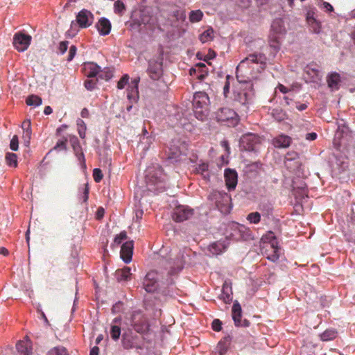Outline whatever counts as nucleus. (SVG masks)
Segmentation results:
<instances>
[{
    "instance_id": "f257e3e1",
    "label": "nucleus",
    "mask_w": 355,
    "mask_h": 355,
    "mask_svg": "<svg viewBox=\"0 0 355 355\" xmlns=\"http://www.w3.org/2000/svg\"><path fill=\"white\" fill-rule=\"evenodd\" d=\"M184 253L179 248L171 249L167 253L161 254L159 266L162 276L166 275V283L173 284V277L178 275L184 265Z\"/></svg>"
},
{
    "instance_id": "f03ea898",
    "label": "nucleus",
    "mask_w": 355,
    "mask_h": 355,
    "mask_svg": "<svg viewBox=\"0 0 355 355\" xmlns=\"http://www.w3.org/2000/svg\"><path fill=\"white\" fill-rule=\"evenodd\" d=\"M267 58L261 53L250 54L242 60L236 67V78L241 83H250L254 74L260 73L266 67Z\"/></svg>"
},
{
    "instance_id": "7ed1b4c3",
    "label": "nucleus",
    "mask_w": 355,
    "mask_h": 355,
    "mask_svg": "<svg viewBox=\"0 0 355 355\" xmlns=\"http://www.w3.org/2000/svg\"><path fill=\"white\" fill-rule=\"evenodd\" d=\"M165 175L163 169L157 166L148 167L146 170V182L148 190L162 192L165 189Z\"/></svg>"
},
{
    "instance_id": "20e7f679",
    "label": "nucleus",
    "mask_w": 355,
    "mask_h": 355,
    "mask_svg": "<svg viewBox=\"0 0 355 355\" xmlns=\"http://www.w3.org/2000/svg\"><path fill=\"white\" fill-rule=\"evenodd\" d=\"M265 254L267 259L275 262L279 257V249L277 240L272 232H268L263 238Z\"/></svg>"
},
{
    "instance_id": "39448f33",
    "label": "nucleus",
    "mask_w": 355,
    "mask_h": 355,
    "mask_svg": "<svg viewBox=\"0 0 355 355\" xmlns=\"http://www.w3.org/2000/svg\"><path fill=\"white\" fill-rule=\"evenodd\" d=\"M208 198L220 212H230L231 197L227 193L214 191L209 195Z\"/></svg>"
},
{
    "instance_id": "423d86ee",
    "label": "nucleus",
    "mask_w": 355,
    "mask_h": 355,
    "mask_svg": "<svg viewBox=\"0 0 355 355\" xmlns=\"http://www.w3.org/2000/svg\"><path fill=\"white\" fill-rule=\"evenodd\" d=\"M215 115L218 121L226 123L228 126H235L239 122L238 114L229 107L219 109Z\"/></svg>"
},
{
    "instance_id": "0eeeda50",
    "label": "nucleus",
    "mask_w": 355,
    "mask_h": 355,
    "mask_svg": "<svg viewBox=\"0 0 355 355\" xmlns=\"http://www.w3.org/2000/svg\"><path fill=\"white\" fill-rule=\"evenodd\" d=\"M130 324L139 334L146 332L149 327L146 318L141 311H134L132 313Z\"/></svg>"
},
{
    "instance_id": "6e6552de",
    "label": "nucleus",
    "mask_w": 355,
    "mask_h": 355,
    "mask_svg": "<svg viewBox=\"0 0 355 355\" xmlns=\"http://www.w3.org/2000/svg\"><path fill=\"white\" fill-rule=\"evenodd\" d=\"M209 101V97L205 92H196L193 96V105L196 109L195 112L196 117L200 120H203L204 111Z\"/></svg>"
},
{
    "instance_id": "1a4fd4ad",
    "label": "nucleus",
    "mask_w": 355,
    "mask_h": 355,
    "mask_svg": "<svg viewBox=\"0 0 355 355\" xmlns=\"http://www.w3.org/2000/svg\"><path fill=\"white\" fill-rule=\"evenodd\" d=\"M241 147L248 151H258L261 144V138L254 134H246L241 138Z\"/></svg>"
},
{
    "instance_id": "9d476101",
    "label": "nucleus",
    "mask_w": 355,
    "mask_h": 355,
    "mask_svg": "<svg viewBox=\"0 0 355 355\" xmlns=\"http://www.w3.org/2000/svg\"><path fill=\"white\" fill-rule=\"evenodd\" d=\"M31 40L30 35L19 31L14 35L12 44L18 51L24 52L29 47Z\"/></svg>"
},
{
    "instance_id": "9b49d317",
    "label": "nucleus",
    "mask_w": 355,
    "mask_h": 355,
    "mask_svg": "<svg viewBox=\"0 0 355 355\" xmlns=\"http://www.w3.org/2000/svg\"><path fill=\"white\" fill-rule=\"evenodd\" d=\"M193 215V209L187 206L177 207L173 214V219L176 222H183L191 218Z\"/></svg>"
},
{
    "instance_id": "f8f14e48",
    "label": "nucleus",
    "mask_w": 355,
    "mask_h": 355,
    "mask_svg": "<svg viewBox=\"0 0 355 355\" xmlns=\"http://www.w3.org/2000/svg\"><path fill=\"white\" fill-rule=\"evenodd\" d=\"M232 316L236 327H247L250 326V321L244 319L241 320L242 317V309L240 304L235 301L232 308Z\"/></svg>"
},
{
    "instance_id": "ddd939ff",
    "label": "nucleus",
    "mask_w": 355,
    "mask_h": 355,
    "mask_svg": "<svg viewBox=\"0 0 355 355\" xmlns=\"http://www.w3.org/2000/svg\"><path fill=\"white\" fill-rule=\"evenodd\" d=\"M158 272L155 270L148 272L143 282L144 289L148 293L154 292L157 288Z\"/></svg>"
},
{
    "instance_id": "4468645a",
    "label": "nucleus",
    "mask_w": 355,
    "mask_h": 355,
    "mask_svg": "<svg viewBox=\"0 0 355 355\" xmlns=\"http://www.w3.org/2000/svg\"><path fill=\"white\" fill-rule=\"evenodd\" d=\"M76 22L81 28L90 26L94 21V15L88 10L83 9L76 15Z\"/></svg>"
},
{
    "instance_id": "2eb2a0df",
    "label": "nucleus",
    "mask_w": 355,
    "mask_h": 355,
    "mask_svg": "<svg viewBox=\"0 0 355 355\" xmlns=\"http://www.w3.org/2000/svg\"><path fill=\"white\" fill-rule=\"evenodd\" d=\"M139 338L131 330L125 331L122 335V345L126 349L139 347Z\"/></svg>"
},
{
    "instance_id": "dca6fc26",
    "label": "nucleus",
    "mask_w": 355,
    "mask_h": 355,
    "mask_svg": "<svg viewBox=\"0 0 355 355\" xmlns=\"http://www.w3.org/2000/svg\"><path fill=\"white\" fill-rule=\"evenodd\" d=\"M252 85L249 86V89H242L236 92L234 95V101L242 105H246L251 103L253 97V92L251 89Z\"/></svg>"
},
{
    "instance_id": "f3484780",
    "label": "nucleus",
    "mask_w": 355,
    "mask_h": 355,
    "mask_svg": "<svg viewBox=\"0 0 355 355\" xmlns=\"http://www.w3.org/2000/svg\"><path fill=\"white\" fill-rule=\"evenodd\" d=\"M232 235L236 236L237 239L244 241L252 239V232L248 227L243 225L237 224L234 229Z\"/></svg>"
},
{
    "instance_id": "a211bd4d",
    "label": "nucleus",
    "mask_w": 355,
    "mask_h": 355,
    "mask_svg": "<svg viewBox=\"0 0 355 355\" xmlns=\"http://www.w3.org/2000/svg\"><path fill=\"white\" fill-rule=\"evenodd\" d=\"M16 348L21 355H32V342L28 336L17 342Z\"/></svg>"
},
{
    "instance_id": "6ab92c4d",
    "label": "nucleus",
    "mask_w": 355,
    "mask_h": 355,
    "mask_svg": "<svg viewBox=\"0 0 355 355\" xmlns=\"http://www.w3.org/2000/svg\"><path fill=\"white\" fill-rule=\"evenodd\" d=\"M133 248L132 241H127L121 245L120 254L125 263H128L132 260Z\"/></svg>"
},
{
    "instance_id": "aec40b11",
    "label": "nucleus",
    "mask_w": 355,
    "mask_h": 355,
    "mask_svg": "<svg viewBox=\"0 0 355 355\" xmlns=\"http://www.w3.org/2000/svg\"><path fill=\"white\" fill-rule=\"evenodd\" d=\"M225 184L229 190H233L236 188V186L237 184V173L236 171L231 169V168H227L225 171Z\"/></svg>"
},
{
    "instance_id": "412c9836",
    "label": "nucleus",
    "mask_w": 355,
    "mask_h": 355,
    "mask_svg": "<svg viewBox=\"0 0 355 355\" xmlns=\"http://www.w3.org/2000/svg\"><path fill=\"white\" fill-rule=\"evenodd\" d=\"M190 74L196 75L198 80H202L208 75V69L204 63L199 62L190 69Z\"/></svg>"
},
{
    "instance_id": "4be33fe9",
    "label": "nucleus",
    "mask_w": 355,
    "mask_h": 355,
    "mask_svg": "<svg viewBox=\"0 0 355 355\" xmlns=\"http://www.w3.org/2000/svg\"><path fill=\"white\" fill-rule=\"evenodd\" d=\"M96 27L101 35H107L111 31L112 25L110 20L105 17H101L96 24Z\"/></svg>"
},
{
    "instance_id": "5701e85b",
    "label": "nucleus",
    "mask_w": 355,
    "mask_h": 355,
    "mask_svg": "<svg viewBox=\"0 0 355 355\" xmlns=\"http://www.w3.org/2000/svg\"><path fill=\"white\" fill-rule=\"evenodd\" d=\"M83 70L87 77L94 78L99 75L101 67L94 62H85L84 63Z\"/></svg>"
},
{
    "instance_id": "b1692460",
    "label": "nucleus",
    "mask_w": 355,
    "mask_h": 355,
    "mask_svg": "<svg viewBox=\"0 0 355 355\" xmlns=\"http://www.w3.org/2000/svg\"><path fill=\"white\" fill-rule=\"evenodd\" d=\"M291 138L285 135H280L273 139V145L276 148H288L291 143Z\"/></svg>"
},
{
    "instance_id": "393cba45",
    "label": "nucleus",
    "mask_w": 355,
    "mask_h": 355,
    "mask_svg": "<svg viewBox=\"0 0 355 355\" xmlns=\"http://www.w3.org/2000/svg\"><path fill=\"white\" fill-rule=\"evenodd\" d=\"M327 82L329 87L333 90L339 89V83H340V76L336 72L331 73L327 78Z\"/></svg>"
},
{
    "instance_id": "a878e982",
    "label": "nucleus",
    "mask_w": 355,
    "mask_h": 355,
    "mask_svg": "<svg viewBox=\"0 0 355 355\" xmlns=\"http://www.w3.org/2000/svg\"><path fill=\"white\" fill-rule=\"evenodd\" d=\"M148 73L153 80H157L161 74V69L156 62H149Z\"/></svg>"
},
{
    "instance_id": "bb28decb",
    "label": "nucleus",
    "mask_w": 355,
    "mask_h": 355,
    "mask_svg": "<svg viewBox=\"0 0 355 355\" xmlns=\"http://www.w3.org/2000/svg\"><path fill=\"white\" fill-rule=\"evenodd\" d=\"M130 268L129 267H124L115 272V277L118 282L128 281L130 279Z\"/></svg>"
},
{
    "instance_id": "cd10ccee",
    "label": "nucleus",
    "mask_w": 355,
    "mask_h": 355,
    "mask_svg": "<svg viewBox=\"0 0 355 355\" xmlns=\"http://www.w3.org/2000/svg\"><path fill=\"white\" fill-rule=\"evenodd\" d=\"M227 248L225 241H218L213 243L210 247L209 250L214 254H219L224 252Z\"/></svg>"
},
{
    "instance_id": "c85d7f7f",
    "label": "nucleus",
    "mask_w": 355,
    "mask_h": 355,
    "mask_svg": "<svg viewBox=\"0 0 355 355\" xmlns=\"http://www.w3.org/2000/svg\"><path fill=\"white\" fill-rule=\"evenodd\" d=\"M220 299L223 300L225 303H229L232 300L231 288H230L226 283L223 286Z\"/></svg>"
},
{
    "instance_id": "c756f323",
    "label": "nucleus",
    "mask_w": 355,
    "mask_h": 355,
    "mask_svg": "<svg viewBox=\"0 0 355 355\" xmlns=\"http://www.w3.org/2000/svg\"><path fill=\"white\" fill-rule=\"evenodd\" d=\"M214 37V31L212 28H209L201 33L199 36V40L202 43H206L211 41Z\"/></svg>"
},
{
    "instance_id": "7c9ffc66",
    "label": "nucleus",
    "mask_w": 355,
    "mask_h": 355,
    "mask_svg": "<svg viewBox=\"0 0 355 355\" xmlns=\"http://www.w3.org/2000/svg\"><path fill=\"white\" fill-rule=\"evenodd\" d=\"M337 331L333 329H328L320 334V338L322 341H330L337 337Z\"/></svg>"
},
{
    "instance_id": "2f4dec72",
    "label": "nucleus",
    "mask_w": 355,
    "mask_h": 355,
    "mask_svg": "<svg viewBox=\"0 0 355 355\" xmlns=\"http://www.w3.org/2000/svg\"><path fill=\"white\" fill-rule=\"evenodd\" d=\"M209 165L207 163L202 162L199 164L196 168L195 171L198 174H200L203 176L204 179L207 180L209 178Z\"/></svg>"
},
{
    "instance_id": "473e14b6",
    "label": "nucleus",
    "mask_w": 355,
    "mask_h": 355,
    "mask_svg": "<svg viewBox=\"0 0 355 355\" xmlns=\"http://www.w3.org/2000/svg\"><path fill=\"white\" fill-rule=\"evenodd\" d=\"M203 12L200 10H191L189 15V21L191 23H197L202 20Z\"/></svg>"
},
{
    "instance_id": "72a5a7b5",
    "label": "nucleus",
    "mask_w": 355,
    "mask_h": 355,
    "mask_svg": "<svg viewBox=\"0 0 355 355\" xmlns=\"http://www.w3.org/2000/svg\"><path fill=\"white\" fill-rule=\"evenodd\" d=\"M73 150L76 153V155L78 157V159L80 162L85 163V156H84L83 153L82 152L81 148L79 145V142H78L77 138H75V141H73Z\"/></svg>"
},
{
    "instance_id": "f704fd0d",
    "label": "nucleus",
    "mask_w": 355,
    "mask_h": 355,
    "mask_svg": "<svg viewBox=\"0 0 355 355\" xmlns=\"http://www.w3.org/2000/svg\"><path fill=\"white\" fill-rule=\"evenodd\" d=\"M5 159L6 164L10 166L16 167L17 166V156L13 153H7Z\"/></svg>"
},
{
    "instance_id": "c9c22d12",
    "label": "nucleus",
    "mask_w": 355,
    "mask_h": 355,
    "mask_svg": "<svg viewBox=\"0 0 355 355\" xmlns=\"http://www.w3.org/2000/svg\"><path fill=\"white\" fill-rule=\"evenodd\" d=\"M47 355H69V354L65 347L58 346L51 349Z\"/></svg>"
},
{
    "instance_id": "e433bc0d",
    "label": "nucleus",
    "mask_w": 355,
    "mask_h": 355,
    "mask_svg": "<svg viewBox=\"0 0 355 355\" xmlns=\"http://www.w3.org/2000/svg\"><path fill=\"white\" fill-rule=\"evenodd\" d=\"M273 118L277 121H282L286 118V114L282 109H273L272 111Z\"/></svg>"
},
{
    "instance_id": "4c0bfd02",
    "label": "nucleus",
    "mask_w": 355,
    "mask_h": 355,
    "mask_svg": "<svg viewBox=\"0 0 355 355\" xmlns=\"http://www.w3.org/2000/svg\"><path fill=\"white\" fill-rule=\"evenodd\" d=\"M293 195L296 198H304V197H307V191L305 187L302 186L298 188L293 189Z\"/></svg>"
},
{
    "instance_id": "58836bf2",
    "label": "nucleus",
    "mask_w": 355,
    "mask_h": 355,
    "mask_svg": "<svg viewBox=\"0 0 355 355\" xmlns=\"http://www.w3.org/2000/svg\"><path fill=\"white\" fill-rule=\"evenodd\" d=\"M308 24L310 26L311 31L313 33H319L320 32V24L315 18H310V19H309Z\"/></svg>"
},
{
    "instance_id": "ea45409f",
    "label": "nucleus",
    "mask_w": 355,
    "mask_h": 355,
    "mask_svg": "<svg viewBox=\"0 0 355 355\" xmlns=\"http://www.w3.org/2000/svg\"><path fill=\"white\" fill-rule=\"evenodd\" d=\"M78 132L80 138L85 137L87 126L85 123L80 119L77 120Z\"/></svg>"
},
{
    "instance_id": "a19ab883",
    "label": "nucleus",
    "mask_w": 355,
    "mask_h": 355,
    "mask_svg": "<svg viewBox=\"0 0 355 355\" xmlns=\"http://www.w3.org/2000/svg\"><path fill=\"white\" fill-rule=\"evenodd\" d=\"M28 105L38 106L42 104V98L35 95L29 96L26 99Z\"/></svg>"
},
{
    "instance_id": "79ce46f5",
    "label": "nucleus",
    "mask_w": 355,
    "mask_h": 355,
    "mask_svg": "<svg viewBox=\"0 0 355 355\" xmlns=\"http://www.w3.org/2000/svg\"><path fill=\"white\" fill-rule=\"evenodd\" d=\"M121 336V328L117 325H112L110 329V336L114 340L119 339Z\"/></svg>"
},
{
    "instance_id": "37998d69",
    "label": "nucleus",
    "mask_w": 355,
    "mask_h": 355,
    "mask_svg": "<svg viewBox=\"0 0 355 355\" xmlns=\"http://www.w3.org/2000/svg\"><path fill=\"white\" fill-rule=\"evenodd\" d=\"M114 12L121 15L125 10V6L121 0H117L114 3Z\"/></svg>"
},
{
    "instance_id": "c03bdc74",
    "label": "nucleus",
    "mask_w": 355,
    "mask_h": 355,
    "mask_svg": "<svg viewBox=\"0 0 355 355\" xmlns=\"http://www.w3.org/2000/svg\"><path fill=\"white\" fill-rule=\"evenodd\" d=\"M247 219L250 223L257 224L261 220V215L259 212L257 211L252 212L248 215Z\"/></svg>"
},
{
    "instance_id": "a18cd8bd",
    "label": "nucleus",
    "mask_w": 355,
    "mask_h": 355,
    "mask_svg": "<svg viewBox=\"0 0 355 355\" xmlns=\"http://www.w3.org/2000/svg\"><path fill=\"white\" fill-rule=\"evenodd\" d=\"M93 178L96 182H100L103 178L102 171L100 168H94L93 170Z\"/></svg>"
},
{
    "instance_id": "49530a36",
    "label": "nucleus",
    "mask_w": 355,
    "mask_h": 355,
    "mask_svg": "<svg viewBox=\"0 0 355 355\" xmlns=\"http://www.w3.org/2000/svg\"><path fill=\"white\" fill-rule=\"evenodd\" d=\"M127 239V234L125 231L120 232L119 234L116 235L114 240V243L116 245H120L123 241Z\"/></svg>"
},
{
    "instance_id": "de8ad7c7",
    "label": "nucleus",
    "mask_w": 355,
    "mask_h": 355,
    "mask_svg": "<svg viewBox=\"0 0 355 355\" xmlns=\"http://www.w3.org/2000/svg\"><path fill=\"white\" fill-rule=\"evenodd\" d=\"M129 80V76L128 74H125L123 77L119 80L117 83V88L119 89H122L125 87Z\"/></svg>"
},
{
    "instance_id": "09e8293b",
    "label": "nucleus",
    "mask_w": 355,
    "mask_h": 355,
    "mask_svg": "<svg viewBox=\"0 0 355 355\" xmlns=\"http://www.w3.org/2000/svg\"><path fill=\"white\" fill-rule=\"evenodd\" d=\"M172 16L176 18L177 20L184 21L186 19L185 12L180 10H176L173 11Z\"/></svg>"
},
{
    "instance_id": "8fccbe9b",
    "label": "nucleus",
    "mask_w": 355,
    "mask_h": 355,
    "mask_svg": "<svg viewBox=\"0 0 355 355\" xmlns=\"http://www.w3.org/2000/svg\"><path fill=\"white\" fill-rule=\"evenodd\" d=\"M112 77V73L110 70L106 69L99 73L98 78L101 79H105V80H109Z\"/></svg>"
},
{
    "instance_id": "3c124183",
    "label": "nucleus",
    "mask_w": 355,
    "mask_h": 355,
    "mask_svg": "<svg viewBox=\"0 0 355 355\" xmlns=\"http://www.w3.org/2000/svg\"><path fill=\"white\" fill-rule=\"evenodd\" d=\"M19 147V141L18 137L17 135H14L11 139L10 148L12 150L16 151L18 150Z\"/></svg>"
},
{
    "instance_id": "603ef678",
    "label": "nucleus",
    "mask_w": 355,
    "mask_h": 355,
    "mask_svg": "<svg viewBox=\"0 0 355 355\" xmlns=\"http://www.w3.org/2000/svg\"><path fill=\"white\" fill-rule=\"evenodd\" d=\"M31 134H32L31 128L28 129V130H23L22 138H23L24 142L26 144V145H28L30 143V140L31 138Z\"/></svg>"
},
{
    "instance_id": "864d4df0",
    "label": "nucleus",
    "mask_w": 355,
    "mask_h": 355,
    "mask_svg": "<svg viewBox=\"0 0 355 355\" xmlns=\"http://www.w3.org/2000/svg\"><path fill=\"white\" fill-rule=\"evenodd\" d=\"M89 198V187L87 184L85 185V187L83 188V194L80 197V200H82L83 202H86L88 200Z\"/></svg>"
},
{
    "instance_id": "5fc2aeb1",
    "label": "nucleus",
    "mask_w": 355,
    "mask_h": 355,
    "mask_svg": "<svg viewBox=\"0 0 355 355\" xmlns=\"http://www.w3.org/2000/svg\"><path fill=\"white\" fill-rule=\"evenodd\" d=\"M76 51H77L76 46L74 45H71L69 48V55H68V57L67 59V61L70 62L73 59V58L76 53Z\"/></svg>"
},
{
    "instance_id": "6e6d98bb",
    "label": "nucleus",
    "mask_w": 355,
    "mask_h": 355,
    "mask_svg": "<svg viewBox=\"0 0 355 355\" xmlns=\"http://www.w3.org/2000/svg\"><path fill=\"white\" fill-rule=\"evenodd\" d=\"M211 327L215 331H220L222 328V322L219 319H215L212 322Z\"/></svg>"
},
{
    "instance_id": "4d7b16f0",
    "label": "nucleus",
    "mask_w": 355,
    "mask_h": 355,
    "mask_svg": "<svg viewBox=\"0 0 355 355\" xmlns=\"http://www.w3.org/2000/svg\"><path fill=\"white\" fill-rule=\"evenodd\" d=\"M68 44H69L68 41H62V42H60L59 46H58V50L61 54H64L67 51V48H68Z\"/></svg>"
},
{
    "instance_id": "13d9d810",
    "label": "nucleus",
    "mask_w": 355,
    "mask_h": 355,
    "mask_svg": "<svg viewBox=\"0 0 355 355\" xmlns=\"http://www.w3.org/2000/svg\"><path fill=\"white\" fill-rule=\"evenodd\" d=\"M85 87L88 90H92L94 89L96 84V80H87L85 81Z\"/></svg>"
},
{
    "instance_id": "bf43d9fd",
    "label": "nucleus",
    "mask_w": 355,
    "mask_h": 355,
    "mask_svg": "<svg viewBox=\"0 0 355 355\" xmlns=\"http://www.w3.org/2000/svg\"><path fill=\"white\" fill-rule=\"evenodd\" d=\"M67 139L58 141L55 146V149L63 150L66 148Z\"/></svg>"
},
{
    "instance_id": "052dcab7",
    "label": "nucleus",
    "mask_w": 355,
    "mask_h": 355,
    "mask_svg": "<svg viewBox=\"0 0 355 355\" xmlns=\"http://www.w3.org/2000/svg\"><path fill=\"white\" fill-rule=\"evenodd\" d=\"M21 128L23 130H28L31 128V123L29 119L24 120L21 124Z\"/></svg>"
},
{
    "instance_id": "680f3d73",
    "label": "nucleus",
    "mask_w": 355,
    "mask_h": 355,
    "mask_svg": "<svg viewBox=\"0 0 355 355\" xmlns=\"http://www.w3.org/2000/svg\"><path fill=\"white\" fill-rule=\"evenodd\" d=\"M216 52L211 49H209L207 55H206V59H205V60L207 61V60L213 59L214 58L216 57Z\"/></svg>"
},
{
    "instance_id": "e2e57ef3",
    "label": "nucleus",
    "mask_w": 355,
    "mask_h": 355,
    "mask_svg": "<svg viewBox=\"0 0 355 355\" xmlns=\"http://www.w3.org/2000/svg\"><path fill=\"white\" fill-rule=\"evenodd\" d=\"M316 138H317V134L315 132L308 133L306 135V139L307 140L313 141V140L316 139Z\"/></svg>"
},
{
    "instance_id": "0e129e2a",
    "label": "nucleus",
    "mask_w": 355,
    "mask_h": 355,
    "mask_svg": "<svg viewBox=\"0 0 355 355\" xmlns=\"http://www.w3.org/2000/svg\"><path fill=\"white\" fill-rule=\"evenodd\" d=\"M105 211L103 207H99L97 210L96 217L98 219L101 218L104 215Z\"/></svg>"
},
{
    "instance_id": "69168bd1",
    "label": "nucleus",
    "mask_w": 355,
    "mask_h": 355,
    "mask_svg": "<svg viewBox=\"0 0 355 355\" xmlns=\"http://www.w3.org/2000/svg\"><path fill=\"white\" fill-rule=\"evenodd\" d=\"M323 7L329 12H332L334 10L333 6L328 2H324Z\"/></svg>"
},
{
    "instance_id": "338daca9",
    "label": "nucleus",
    "mask_w": 355,
    "mask_h": 355,
    "mask_svg": "<svg viewBox=\"0 0 355 355\" xmlns=\"http://www.w3.org/2000/svg\"><path fill=\"white\" fill-rule=\"evenodd\" d=\"M277 89L283 94H286L288 92V89L283 85L279 84L277 86Z\"/></svg>"
},
{
    "instance_id": "774afa93",
    "label": "nucleus",
    "mask_w": 355,
    "mask_h": 355,
    "mask_svg": "<svg viewBox=\"0 0 355 355\" xmlns=\"http://www.w3.org/2000/svg\"><path fill=\"white\" fill-rule=\"evenodd\" d=\"M99 348L96 346L94 347L91 351L89 355H98Z\"/></svg>"
}]
</instances>
